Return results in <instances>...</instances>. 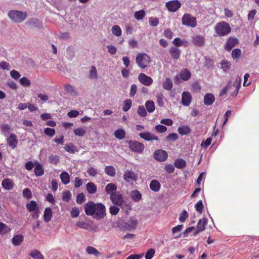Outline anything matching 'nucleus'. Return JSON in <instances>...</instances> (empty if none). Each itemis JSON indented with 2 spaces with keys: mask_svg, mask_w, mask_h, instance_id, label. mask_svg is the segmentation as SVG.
Instances as JSON below:
<instances>
[{
  "mask_svg": "<svg viewBox=\"0 0 259 259\" xmlns=\"http://www.w3.org/2000/svg\"><path fill=\"white\" fill-rule=\"evenodd\" d=\"M84 211L87 215H95L94 218L100 220L106 215L105 205L101 203H95L93 201L87 202L84 205Z\"/></svg>",
  "mask_w": 259,
  "mask_h": 259,
  "instance_id": "1",
  "label": "nucleus"
},
{
  "mask_svg": "<svg viewBox=\"0 0 259 259\" xmlns=\"http://www.w3.org/2000/svg\"><path fill=\"white\" fill-rule=\"evenodd\" d=\"M241 78L240 76H237L235 82L232 85H231V81H229L228 82V84L226 87H224L220 92V96H223L226 95L227 92L231 90L232 87L235 88L234 91L232 93V97H236L238 93L239 90L241 87Z\"/></svg>",
  "mask_w": 259,
  "mask_h": 259,
  "instance_id": "2",
  "label": "nucleus"
},
{
  "mask_svg": "<svg viewBox=\"0 0 259 259\" xmlns=\"http://www.w3.org/2000/svg\"><path fill=\"white\" fill-rule=\"evenodd\" d=\"M216 34L214 36H224L229 34L231 31V28L229 23L225 21L218 23L214 27Z\"/></svg>",
  "mask_w": 259,
  "mask_h": 259,
  "instance_id": "3",
  "label": "nucleus"
},
{
  "mask_svg": "<svg viewBox=\"0 0 259 259\" xmlns=\"http://www.w3.org/2000/svg\"><path fill=\"white\" fill-rule=\"evenodd\" d=\"M9 18L15 23H21L27 18V14L26 12L18 10H11L8 13Z\"/></svg>",
  "mask_w": 259,
  "mask_h": 259,
  "instance_id": "4",
  "label": "nucleus"
},
{
  "mask_svg": "<svg viewBox=\"0 0 259 259\" xmlns=\"http://www.w3.org/2000/svg\"><path fill=\"white\" fill-rule=\"evenodd\" d=\"M136 62L137 65L141 69L146 68L150 62V58L146 54L139 53L136 57Z\"/></svg>",
  "mask_w": 259,
  "mask_h": 259,
  "instance_id": "5",
  "label": "nucleus"
},
{
  "mask_svg": "<svg viewBox=\"0 0 259 259\" xmlns=\"http://www.w3.org/2000/svg\"><path fill=\"white\" fill-rule=\"evenodd\" d=\"M182 23L183 25L192 28H194L197 25L196 18L189 13H186L183 15Z\"/></svg>",
  "mask_w": 259,
  "mask_h": 259,
  "instance_id": "6",
  "label": "nucleus"
},
{
  "mask_svg": "<svg viewBox=\"0 0 259 259\" xmlns=\"http://www.w3.org/2000/svg\"><path fill=\"white\" fill-rule=\"evenodd\" d=\"M130 149L133 152L141 153L145 148L143 144L136 141H130L128 142Z\"/></svg>",
  "mask_w": 259,
  "mask_h": 259,
  "instance_id": "7",
  "label": "nucleus"
},
{
  "mask_svg": "<svg viewBox=\"0 0 259 259\" xmlns=\"http://www.w3.org/2000/svg\"><path fill=\"white\" fill-rule=\"evenodd\" d=\"M153 157L157 161L164 162L167 159L168 154L165 150L158 149L154 152Z\"/></svg>",
  "mask_w": 259,
  "mask_h": 259,
  "instance_id": "8",
  "label": "nucleus"
},
{
  "mask_svg": "<svg viewBox=\"0 0 259 259\" xmlns=\"http://www.w3.org/2000/svg\"><path fill=\"white\" fill-rule=\"evenodd\" d=\"M110 198L112 203L117 206H121L124 202L122 196L119 192L111 193Z\"/></svg>",
  "mask_w": 259,
  "mask_h": 259,
  "instance_id": "9",
  "label": "nucleus"
},
{
  "mask_svg": "<svg viewBox=\"0 0 259 259\" xmlns=\"http://www.w3.org/2000/svg\"><path fill=\"white\" fill-rule=\"evenodd\" d=\"M165 6L169 11L176 12L181 7V3L178 0L170 1L166 3Z\"/></svg>",
  "mask_w": 259,
  "mask_h": 259,
  "instance_id": "10",
  "label": "nucleus"
},
{
  "mask_svg": "<svg viewBox=\"0 0 259 259\" xmlns=\"http://www.w3.org/2000/svg\"><path fill=\"white\" fill-rule=\"evenodd\" d=\"M138 78L141 83L146 86H150L153 83L152 78L143 73L139 74Z\"/></svg>",
  "mask_w": 259,
  "mask_h": 259,
  "instance_id": "11",
  "label": "nucleus"
},
{
  "mask_svg": "<svg viewBox=\"0 0 259 259\" xmlns=\"http://www.w3.org/2000/svg\"><path fill=\"white\" fill-rule=\"evenodd\" d=\"M192 42L196 47H203L205 45V38L200 35H195L192 37Z\"/></svg>",
  "mask_w": 259,
  "mask_h": 259,
  "instance_id": "12",
  "label": "nucleus"
},
{
  "mask_svg": "<svg viewBox=\"0 0 259 259\" xmlns=\"http://www.w3.org/2000/svg\"><path fill=\"white\" fill-rule=\"evenodd\" d=\"M138 224V221L136 219H131L127 222L123 224V228L128 231L135 230Z\"/></svg>",
  "mask_w": 259,
  "mask_h": 259,
  "instance_id": "13",
  "label": "nucleus"
},
{
  "mask_svg": "<svg viewBox=\"0 0 259 259\" xmlns=\"http://www.w3.org/2000/svg\"><path fill=\"white\" fill-rule=\"evenodd\" d=\"M123 178L128 183L136 181L138 179L137 175L133 171L127 170L125 172Z\"/></svg>",
  "mask_w": 259,
  "mask_h": 259,
  "instance_id": "14",
  "label": "nucleus"
},
{
  "mask_svg": "<svg viewBox=\"0 0 259 259\" xmlns=\"http://www.w3.org/2000/svg\"><path fill=\"white\" fill-rule=\"evenodd\" d=\"M238 43V40L237 38L230 37L225 44V49L227 51L230 52Z\"/></svg>",
  "mask_w": 259,
  "mask_h": 259,
  "instance_id": "15",
  "label": "nucleus"
},
{
  "mask_svg": "<svg viewBox=\"0 0 259 259\" xmlns=\"http://www.w3.org/2000/svg\"><path fill=\"white\" fill-rule=\"evenodd\" d=\"M192 101V96L191 94L185 91L183 93L182 95V103L185 106H188Z\"/></svg>",
  "mask_w": 259,
  "mask_h": 259,
  "instance_id": "16",
  "label": "nucleus"
},
{
  "mask_svg": "<svg viewBox=\"0 0 259 259\" xmlns=\"http://www.w3.org/2000/svg\"><path fill=\"white\" fill-rule=\"evenodd\" d=\"M7 144L12 149H15L18 144V140L16 136L14 134H11L10 136L7 139Z\"/></svg>",
  "mask_w": 259,
  "mask_h": 259,
  "instance_id": "17",
  "label": "nucleus"
},
{
  "mask_svg": "<svg viewBox=\"0 0 259 259\" xmlns=\"http://www.w3.org/2000/svg\"><path fill=\"white\" fill-rule=\"evenodd\" d=\"M140 137L147 141H150L152 140H159L158 137L155 136L150 132H145L140 133L139 134Z\"/></svg>",
  "mask_w": 259,
  "mask_h": 259,
  "instance_id": "18",
  "label": "nucleus"
},
{
  "mask_svg": "<svg viewBox=\"0 0 259 259\" xmlns=\"http://www.w3.org/2000/svg\"><path fill=\"white\" fill-rule=\"evenodd\" d=\"M2 187L6 190H12L14 186V183L11 179L6 178L2 182Z\"/></svg>",
  "mask_w": 259,
  "mask_h": 259,
  "instance_id": "19",
  "label": "nucleus"
},
{
  "mask_svg": "<svg viewBox=\"0 0 259 259\" xmlns=\"http://www.w3.org/2000/svg\"><path fill=\"white\" fill-rule=\"evenodd\" d=\"M169 53L173 59L178 60L180 58L181 51L178 48L171 47L169 49Z\"/></svg>",
  "mask_w": 259,
  "mask_h": 259,
  "instance_id": "20",
  "label": "nucleus"
},
{
  "mask_svg": "<svg viewBox=\"0 0 259 259\" xmlns=\"http://www.w3.org/2000/svg\"><path fill=\"white\" fill-rule=\"evenodd\" d=\"M215 98L211 93H207L204 97V104L206 106L211 105L214 101Z\"/></svg>",
  "mask_w": 259,
  "mask_h": 259,
  "instance_id": "21",
  "label": "nucleus"
},
{
  "mask_svg": "<svg viewBox=\"0 0 259 259\" xmlns=\"http://www.w3.org/2000/svg\"><path fill=\"white\" fill-rule=\"evenodd\" d=\"M23 236L21 234L14 235L12 239V243L14 246H19L23 241Z\"/></svg>",
  "mask_w": 259,
  "mask_h": 259,
  "instance_id": "22",
  "label": "nucleus"
},
{
  "mask_svg": "<svg viewBox=\"0 0 259 259\" xmlns=\"http://www.w3.org/2000/svg\"><path fill=\"white\" fill-rule=\"evenodd\" d=\"M180 76L183 80H188L191 76V73L190 71L187 69H184L182 70L180 73Z\"/></svg>",
  "mask_w": 259,
  "mask_h": 259,
  "instance_id": "23",
  "label": "nucleus"
},
{
  "mask_svg": "<svg viewBox=\"0 0 259 259\" xmlns=\"http://www.w3.org/2000/svg\"><path fill=\"white\" fill-rule=\"evenodd\" d=\"M34 172L36 176H41L44 174V170L42 166L39 163L36 162L35 163Z\"/></svg>",
  "mask_w": 259,
  "mask_h": 259,
  "instance_id": "24",
  "label": "nucleus"
},
{
  "mask_svg": "<svg viewBox=\"0 0 259 259\" xmlns=\"http://www.w3.org/2000/svg\"><path fill=\"white\" fill-rule=\"evenodd\" d=\"M53 213L50 207H47L45 209L44 213V219L46 223H48L51 220Z\"/></svg>",
  "mask_w": 259,
  "mask_h": 259,
  "instance_id": "25",
  "label": "nucleus"
},
{
  "mask_svg": "<svg viewBox=\"0 0 259 259\" xmlns=\"http://www.w3.org/2000/svg\"><path fill=\"white\" fill-rule=\"evenodd\" d=\"M26 206L29 212H33L39 209L36 202L34 200H31L29 203H27Z\"/></svg>",
  "mask_w": 259,
  "mask_h": 259,
  "instance_id": "26",
  "label": "nucleus"
},
{
  "mask_svg": "<svg viewBox=\"0 0 259 259\" xmlns=\"http://www.w3.org/2000/svg\"><path fill=\"white\" fill-rule=\"evenodd\" d=\"M64 89L67 93L72 96H76L78 95L75 88L69 84H66Z\"/></svg>",
  "mask_w": 259,
  "mask_h": 259,
  "instance_id": "27",
  "label": "nucleus"
},
{
  "mask_svg": "<svg viewBox=\"0 0 259 259\" xmlns=\"http://www.w3.org/2000/svg\"><path fill=\"white\" fill-rule=\"evenodd\" d=\"M149 187L152 191L158 192L160 189L161 185L157 180H153L151 181Z\"/></svg>",
  "mask_w": 259,
  "mask_h": 259,
  "instance_id": "28",
  "label": "nucleus"
},
{
  "mask_svg": "<svg viewBox=\"0 0 259 259\" xmlns=\"http://www.w3.org/2000/svg\"><path fill=\"white\" fill-rule=\"evenodd\" d=\"M184 42L186 43V45H185V47H188L189 45V42L188 41L185 39L182 40L179 37H177L175 38L172 41V44L175 45V47L176 48L183 46Z\"/></svg>",
  "mask_w": 259,
  "mask_h": 259,
  "instance_id": "29",
  "label": "nucleus"
},
{
  "mask_svg": "<svg viewBox=\"0 0 259 259\" xmlns=\"http://www.w3.org/2000/svg\"><path fill=\"white\" fill-rule=\"evenodd\" d=\"M186 161L182 158L177 159L175 160L174 166L179 169H182L186 166Z\"/></svg>",
  "mask_w": 259,
  "mask_h": 259,
  "instance_id": "30",
  "label": "nucleus"
},
{
  "mask_svg": "<svg viewBox=\"0 0 259 259\" xmlns=\"http://www.w3.org/2000/svg\"><path fill=\"white\" fill-rule=\"evenodd\" d=\"M86 189L89 194H93L97 192V187L93 182H89L86 185Z\"/></svg>",
  "mask_w": 259,
  "mask_h": 259,
  "instance_id": "31",
  "label": "nucleus"
},
{
  "mask_svg": "<svg viewBox=\"0 0 259 259\" xmlns=\"http://www.w3.org/2000/svg\"><path fill=\"white\" fill-rule=\"evenodd\" d=\"M208 220L207 218H203L199 220L197 225V228L200 230L201 231L205 229V226L207 224Z\"/></svg>",
  "mask_w": 259,
  "mask_h": 259,
  "instance_id": "32",
  "label": "nucleus"
},
{
  "mask_svg": "<svg viewBox=\"0 0 259 259\" xmlns=\"http://www.w3.org/2000/svg\"><path fill=\"white\" fill-rule=\"evenodd\" d=\"M131 196L134 202H139L142 198V195L138 190L132 191Z\"/></svg>",
  "mask_w": 259,
  "mask_h": 259,
  "instance_id": "33",
  "label": "nucleus"
},
{
  "mask_svg": "<svg viewBox=\"0 0 259 259\" xmlns=\"http://www.w3.org/2000/svg\"><path fill=\"white\" fill-rule=\"evenodd\" d=\"M178 131L181 135H187L191 133V130L187 125L180 126L178 128Z\"/></svg>",
  "mask_w": 259,
  "mask_h": 259,
  "instance_id": "34",
  "label": "nucleus"
},
{
  "mask_svg": "<svg viewBox=\"0 0 259 259\" xmlns=\"http://www.w3.org/2000/svg\"><path fill=\"white\" fill-rule=\"evenodd\" d=\"M60 179L62 183L64 185L68 184L70 182V176L66 171L62 172L60 175Z\"/></svg>",
  "mask_w": 259,
  "mask_h": 259,
  "instance_id": "35",
  "label": "nucleus"
},
{
  "mask_svg": "<svg viewBox=\"0 0 259 259\" xmlns=\"http://www.w3.org/2000/svg\"><path fill=\"white\" fill-rule=\"evenodd\" d=\"M125 132L121 128L117 129L114 132L115 137L119 140L123 139L125 137Z\"/></svg>",
  "mask_w": 259,
  "mask_h": 259,
  "instance_id": "36",
  "label": "nucleus"
},
{
  "mask_svg": "<svg viewBox=\"0 0 259 259\" xmlns=\"http://www.w3.org/2000/svg\"><path fill=\"white\" fill-rule=\"evenodd\" d=\"M163 88L167 91L170 90L172 88V82L170 78L166 77L163 82Z\"/></svg>",
  "mask_w": 259,
  "mask_h": 259,
  "instance_id": "37",
  "label": "nucleus"
},
{
  "mask_svg": "<svg viewBox=\"0 0 259 259\" xmlns=\"http://www.w3.org/2000/svg\"><path fill=\"white\" fill-rule=\"evenodd\" d=\"M64 148L65 151L69 153L73 154L78 151L76 146H74L72 143H70L69 144L66 145Z\"/></svg>",
  "mask_w": 259,
  "mask_h": 259,
  "instance_id": "38",
  "label": "nucleus"
},
{
  "mask_svg": "<svg viewBox=\"0 0 259 259\" xmlns=\"http://www.w3.org/2000/svg\"><path fill=\"white\" fill-rule=\"evenodd\" d=\"M117 187L115 184L113 183L108 184L105 187V191L107 194L114 193V191L116 190Z\"/></svg>",
  "mask_w": 259,
  "mask_h": 259,
  "instance_id": "39",
  "label": "nucleus"
},
{
  "mask_svg": "<svg viewBox=\"0 0 259 259\" xmlns=\"http://www.w3.org/2000/svg\"><path fill=\"white\" fill-rule=\"evenodd\" d=\"M29 255L34 259H44V255L37 250H32Z\"/></svg>",
  "mask_w": 259,
  "mask_h": 259,
  "instance_id": "40",
  "label": "nucleus"
},
{
  "mask_svg": "<svg viewBox=\"0 0 259 259\" xmlns=\"http://www.w3.org/2000/svg\"><path fill=\"white\" fill-rule=\"evenodd\" d=\"M145 107L149 113L153 112L155 110V105L153 101L148 100L145 103Z\"/></svg>",
  "mask_w": 259,
  "mask_h": 259,
  "instance_id": "41",
  "label": "nucleus"
},
{
  "mask_svg": "<svg viewBox=\"0 0 259 259\" xmlns=\"http://www.w3.org/2000/svg\"><path fill=\"white\" fill-rule=\"evenodd\" d=\"M105 172L107 175L110 177H114L116 174L115 169L113 166H106L105 168Z\"/></svg>",
  "mask_w": 259,
  "mask_h": 259,
  "instance_id": "42",
  "label": "nucleus"
},
{
  "mask_svg": "<svg viewBox=\"0 0 259 259\" xmlns=\"http://www.w3.org/2000/svg\"><path fill=\"white\" fill-rule=\"evenodd\" d=\"M220 65L224 71L227 72L230 68L231 63L227 60H223L220 63Z\"/></svg>",
  "mask_w": 259,
  "mask_h": 259,
  "instance_id": "43",
  "label": "nucleus"
},
{
  "mask_svg": "<svg viewBox=\"0 0 259 259\" xmlns=\"http://www.w3.org/2000/svg\"><path fill=\"white\" fill-rule=\"evenodd\" d=\"M49 161L51 164H57L60 161V157L57 155H50L49 157Z\"/></svg>",
  "mask_w": 259,
  "mask_h": 259,
  "instance_id": "44",
  "label": "nucleus"
},
{
  "mask_svg": "<svg viewBox=\"0 0 259 259\" xmlns=\"http://www.w3.org/2000/svg\"><path fill=\"white\" fill-rule=\"evenodd\" d=\"M86 251L89 254H94L97 256L100 254L99 251L97 250L95 247L92 246H88L86 248Z\"/></svg>",
  "mask_w": 259,
  "mask_h": 259,
  "instance_id": "45",
  "label": "nucleus"
},
{
  "mask_svg": "<svg viewBox=\"0 0 259 259\" xmlns=\"http://www.w3.org/2000/svg\"><path fill=\"white\" fill-rule=\"evenodd\" d=\"M146 14L144 10L136 11L134 13V17L137 20H141L144 18Z\"/></svg>",
  "mask_w": 259,
  "mask_h": 259,
  "instance_id": "46",
  "label": "nucleus"
},
{
  "mask_svg": "<svg viewBox=\"0 0 259 259\" xmlns=\"http://www.w3.org/2000/svg\"><path fill=\"white\" fill-rule=\"evenodd\" d=\"M132 105V100L130 99H126L123 102V106L122 107V110L124 112H126L128 111L131 108Z\"/></svg>",
  "mask_w": 259,
  "mask_h": 259,
  "instance_id": "47",
  "label": "nucleus"
},
{
  "mask_svg": "<svg viewBox=\"0 0 259 259\" xmlns=\"http://www.w3.org/2000/svg\"><path fill=\"white\" fill-rule=\"evenodd\" d=\"M241 50L240 49H235L232 52V57L235 60L239 59L241 55Z\"/></svg>",
  "mask_w": 259,
  "mask_h": 259,
  "instance_id": "48",
  "label": "nucleus"
},
{
  "mask_svg": "<svg viewBox=\"0 0 259 259\" xmlns=\"http://www.w3.org/2000/svg\"><path fill=\"white\" fill-rule=\"evenodd\" d=\"M86 200L85 196L83 193H80L76 196V201L78 204H81Z\"/></svg>",
  "mask_w": 259,
  "mask_h": 259,
  "instance_id": "49",
  "label": "nucleus"
},
{
  "mask_svg": "<svg viewBox=\"0 0 259 259\" xmlns=\"http://www.w3.org/2000/svg\"><path fill=\"white\" fill-rule=\"evenodd\" d=\"M89 78L91 79H95L97 77V71L94 66H92L89 72Z\"/></svg>",
  "mask_w": 259,
  "mask_h": 259,
  "instance_id": "50",
  "label": "nucleus"
},
{
  "mask_svg": "<svg viewBox=\"0 0 259 259\" xmlns=\"http://www.w3.org/2000/svg\"><path fill=\"white\" fill-rule=\"evenodd\" d=\"M1 130L3 134L7 136L11 131V127L7 124H4L1 127Z\"/></svg>",
  "mask_w": 259,
  "mask_h": 259,
  "instance_id": "51",
  "label": "nucleus"
},
{
  "mask_svg": "<svg viewBox=\"0 0 259 259\" xmlns=\"http://www.w3.org/2000/svg\"><path fill=\"white\" fill-rule=\"evenodd\" d=\"M112 31L113 34L117 36H119L121 34V30L118 25H114L112 27Z\"/></svg>",
  "mask_w": 259,
  "mask_h": 259,
  "instance_id": "52",
  "label": "nucleus"
},
{
  "mask_svg": "<svg viewBox=\"0 0 259 259\" xmlns=\"http://www.w3.org/2000/svg\"><path fill=\"white\" fill-rule=\"evenodd\" d=\"M137 113L141 117H145L147 114L146 110L143 106H139Z\"/></svg>",
  "mask_w": 259,
  "mask_h": 259,
  "instance_id": "53",
  "label": "nucleus"
},
{
  "mask_svg": "<svg viewBox=\"0 0 259 259\" xmlns=\"http://www.w3.org/2000/svg\"><path fill=\"white\" fill-rule=\"evenodd\" d=\"M19 82L24 87H28L31 84L30 81L26 77H23L22 78H20Z\"/></svg>",
  "mask_w": 259,
  "mask_h": 259,
  "instance_id": "54",
  "label": "nucleus"
},
{
  "mask_svg": "<svg viewBox=\"0 0 259 259\" xmlns=\"http://www.w3.org/2000/svg\"><path fill=\"white\" fill-rule=\"evenodd\" d=\"M71 198V194L69 191H66L63 193L62 200L64 201L68 202Z\"/></svg>",
  "mask_w": 259,
  "mask_h": 259,
  "instance_id": "55",
  "label": "nucleus"
},
{
  "mask_svg": "<svg viewBox=\"0 0 259 259\" xmlns=\"http://www.w3.org/2000/svg\"><path fill=\"white\" fill-rule=\"evenodd\" d=\"M44 133L51 137H53L55 135V130L50 127H46L44 130Z\"/></svg>",
  "mask_w": 259,
  "mask_h": 259,
  "instance_id": "56",
  "label": "nucleus"
},
{
  "mask_svg": "<svg viewBox=\"0 0 259 259\" xmlns=\"http://www.w3.org/2000/svg\"><path fill=\"white\" fill-rule=\"evenodd\" d=\"M195 207L196 209V210L199 213H202L203 211V209L204 208V206L202 203V200H199L197 202V203L195 205Z\"/></svg>",
  "mask_w": 259,
  "mask_h": 259,
  "instance_id": "57",
  "label": "nucleus"
},
{
  "mask_svg": "<svg viewBox=\"0 0 259 259\" xmlns=\"http://www.w3.org/2000/svg\"><path fill=\"white\" fill-rule=\"evenodd\" d=\"M188 217V213L186 210H183V211L180 214L179 218V221L181 222H184Z\"/></svg>",
  "mask_w": 259,
  "mask_h": 259,
  "instance_id": "58",
  "label": "nucleus"
},
{
  "mask_svg": "<svg viewBox=\"0 0 259 259\" xmlns=\"http://www.w3.org/2000/svg\"><path fill=\"white\" fill-rule=\"evenodd\" d=\"M73 132L76 136H78L79 137H83L86 133L85 130L82 128H76L73 131Z\"/></svg>",
  "mask_w": 259,
  "mask_h": 259,
  "instance_id": "59",
  "label": "nucleus"
},
{
  "mask_svg": "<svg viewBox=\"0 0 259 259\" xmlns=\"http://www.w3.org/2000/svg\"><path fill=\"white\" fill-rule=\"evenodd\" d=\"M163 99V95L162 93L157 94L156 95L157 103L160 107H163L164 106Z\"/></svg>",
  "mask_w": 259,
  "mask_h": 259,
  "instance_id": "60",
  "label": "nucleus"
},
{
  "mask_svg": "<svg viewBox=\"0 0 259 259\" xmlns=\"http://www.w3.org/2000/svg\"><path fill=\"white\" fill-rule=\"evenodd\" d=\"M155 253L154 249L150 248L148 250L145 254L146 259H152Z\"/></svg>",
  "mask_w": 259,
  "mask_h": 259,
  "instance_id": "61",
  "label": "nucleus"
},
{
  "mask_svg": "<svg viewBox=\"0 0 259 259\" xmlns=\"http://www.w3.org/2000/svg\"><path fill=\"white\" fill-rule=\"evenodd\" d=\"M155 129L159 133H163L167 131V127L161 124H158L155 126Z\"/></svg>",
  "mask_w": 259,
  "mask_h": 259,
  "instance_id": "62",
  "label": "nucleus"
},
{
  "mask_svg": "<svg viewBox=\"0 0 259 259\" xmlns=\"http://www.w3.org/2000/svg\"><path fill=\"white\" fill-rule=\"evenodd\" d=\"M179 138V136L176 133H171L169 134L166 137V140L167 141H175L178 140Z\"/></svg>",
  "mask_w": 259,
  "mask_h": 259,
  "instance_id": "63",
  "label": "nucleus"
},
{
  "mask_svg": "<svg viewBox=\"0 0 259 259\" xmlns=\"http://www.w3.org/2000/svg\"><path fill=\"white\" fill-rule=\"evenodd\" d=\"M119 211V208L115 205L111 206L109 208L110 213L113 215H116Z\"/></svg>",
  "mask_w": 259,
  "mask_h": 259,
  "instance_id": "64",
  "label": "nucleus"
}]
</instances>
